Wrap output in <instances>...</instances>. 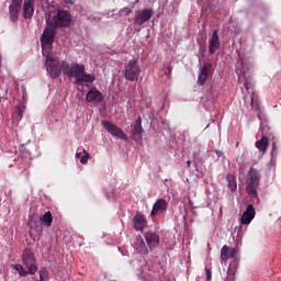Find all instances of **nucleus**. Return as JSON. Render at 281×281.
<instances>
[{
	"instance_id": "obj_1",
	"label": "nucleus",
	"mask_w": 281,
	"mask_h": 281,
	"mask_svg": "<svg viewBox=\"0 0 281 281\" xmlns=\"http://www.w3.org/2000/svg\"><path fill=\"white\" fill-rule=\"evenodd\" d=\"M45 66L47 74H49L53 79L60 78V75L64 74L67 78H76L77 85H83V82L93 85V82H95V75L85 72L83 64L72 63L69 65V63L65 60L60 64L58 58L47 56Z\"/></svg>"
},
{
	"instance_id": "obj_2",
	"label": "nucleus",
	"mask_w": 281,
	"mask_h": 281,
	"mask_svg": "<svg viewBox=\"0 0 281 281\" xmlns=\"http://www.w3.org/2000/svg\"><path fill=\"white\" fill-rule=\"evenodd\" d=\"M23 266L15 265L14 269L16 272L22 276V278H26V276H34L36 271H38V267H36V258L34 257V252L30 248H25L22 254Z\"/></svg>"
},
{
	"instance_id": "obj_3",
	"label": "nucleus",
	"mask_w": 281,
	"mask_h": 281,
	"mask_svg": "<svg viewBox=\"0 0 281 281\" xmlns=\"http://www.w3.org/2000/svg\"><path fill=\"white\" fill-rule=\"evenodd\" d=\"M56 32H58V29H56V25H54V22H47V26L45 27L40 41L42 46V54L43 56H52L49 55V52H52V45H54V40L56 38Z\"/></svg>"
},
{
	"instance_id": "obj_4",
	"label": "nucleus",
	"mask_w": 281,
	"mask_h": 281,
	"mask_svg": "<svg viewBox=\"0 0 281 281\" xmlns=\"http://www.w3.org/2000/svg\"><path fill=\"white\" fill-rule=\"evenodd\" d=\"M258 186H260V172L256 168L251 167L248 172V178L246 180V190L252 199H258Z\"/></svg>"
},
{
	"instance_id": "obj_5",
	"label": "nucleus",
	"mask_w": 281,
	"mask_h": 281,
	"mask_svg": "<svg viewBox=\"0 0 281 281\" xmlns=\"http://www.w3.org/2000/svg\"><path fill=\"white\" fill-rule=\"evenodd\" d=\"M142 74V68L139 67L137 58H134L127 63L124 69V78L128 82H135L136 78H139Z\"/></svg>"
},
{
	"instance_id": "obj_6",
	"label": "nucleus",
	"mask_w": 281,
	"mask_h": 281,
	"mask_svg": "<svg viewBox=\"0 0 281 281\" xmlns=\"http://www.w3.org/2000/svg\"><path fill=\"white\" fill-rule=\"evenodd\" d=\"M53 21V25H55L56 30H58V27H69V25H71V14L69 11L58 10Z\"/></svg>"
},
{
	"instance_id": "obj_7",
	"label": "nucleus",
	"mask_w": 281,
	"mask_h": 281,
	"mask_svg": "<svg viewBox=\"0 0 281 281\" xmlns=\"http://www.w3.org/2000/svg\"><path fill=\"white\" fill-rule=\"evenodd\" d=\"M270 128L267 125L261 127L262 137L256 142L255 146L258 148L259 153H267V148H269V137L267 135H271L269 133Z\"/></svg>"
},
{
	"instance_id": "obj_8",
	"label": "nucleus",
	"mask_w": 281,
	"mask_h": 281,
	"mask_svg": "<svg viewBox=\"0 0 281 281\" xmlns=\"http://www.w3.org/2000/svg\"><path fill=\"white\" fill-rule=\"evenodd\" d=\"M101 124L113 137H117L119 139H126V134L117 125L110 121H102Z\"/></svg>"
},
{
	"instance_id": "obj_9",
	"label": "nucleus",
	"mask_w": 281,
	"mask_h": 281,
	"mask_svg": "<svg viewBox=\"0 0 281 281\" xmlns=\"http://www.w3.org/2000/svg\"><path fill=\"white\" fill-rule=\"evenodd\" d=\"M155 11L153 9H144L143 11L135 14L134 25L140 27L144 23H148L153 19Z\"/></svg>"
},
{
	"instance_id": "obj_10",
	"label": "nucleus",
	"mask_w": 281,
	"mask_h": 281,
	"mask_svg": "<svg viewBox=\"0 0 281 281\" xmlns=\"http://www.w3.org/2000/svg\"><path fill=\"white\" fill-rule=\"evenodd\" d=\"M23 7V0H12L9 5V16L12 23H16L19 21V13L21 12V8Z\"/></svg>"
},
{
	"instance_id": "obj_11",
	"label": "nucleus",
	"mask_w": 281,
	"mask_h": 281,
	"mask_svg": "<svg viewBox=\"0 0 281 281\" xmlns=\"http://www.w3.org/2000/svg\"><path fill=\"white\" fill-rule=\"evenodd\" d=\"M211 75H212V64L204 63L201 68L200 75L198 77V85L200 87H203V85L207 82V78H210Z\"/></svg>"
},
{
	"instance_id": "obj_12",
	"label": "nucleus",
	"mask_w": 281,
	"mask_h": 281,
	"mask_svg": "<svg viewBox=\"0 0 281 281\" xmlns=\"http://www.w3.org/2000/svg\"><path fill=\"white\" fill-rule=\"evenodd\" d=\"M254 218H256V209H254V204H248L246 211L243 213L240 223L241 225H249Z\"/></svg>"
},
{
	"instance_id": "obj_13",
	"label": "nucleus",
	"mask_w": 281,
	"mask_h": 281,
	"mask_svg": "<svg viewBox=\"0 0 281 281\" xmlns=\"http://www.w3.org/2000/svg\"><path fill=\"white\" fill-rule=\"evenodd\" d=\"M144 238L150 251H153V249H156V247H159V235H157L156 233L146 232L144 233Z\"/></svg>"
},
{
	"instance_id": "obj_14",
	"label": "nucleus",
	"mask_w": 281,
	"mask_h": 281,
	"mask_svg": "<svg viewBox=\"0 0 281 281\" xmlns=\"http://www.w3.org/2000/svg\"><path fill=\"white\" fill-rule=\"evenodd\" d=\"M86 100L88 102H98L100 104V102H102L104 100V95H102V92H100V90H98V88L92 87L87 92Z\"/></svg>"
},
{
	"instance_id": "obj_15",
	"label": "nucleus",
	"mask_w": 281,
	"mask_h": 281,
	"mask_svg": "<svg viewBox=\"0 0 281 281\" xmlns=\"http://www.w3.org/2000/svg\"><path fill=\"white\" fill-rule=\"evenodd\" d=\"M133 223H134V229L136 232H143L148 222L146 221V216L144 214L137 212L136 215L133 217Z\"/></svg>"
},
{
	"instance_id": "obj_16",
	"label": "nucleus",
	"mask_w": 281,
	"mask_h": 281,
	"mask_svg": "<svg viewBox=\"0 0 281 281\" xmlns=\"http://www.w3.org/2000/svg\"><path fill=\"white\" fill-rule=\"evenodd\" d=\"M167 210H168V202H166V200L160 198L155 202L153 210L150 212V216H157L159 212H166Z\"/></svg>"
},
{
	"instance_id": "obj_17",
	"label": "nucleus",
	"mask_w": 281,
	"mask_h": 281,
	"mask_svg": "<svg viewBox=\"0 0 281 281\" xmlns=\"http://www.w3.org/2000/svg\"><path fill=\"white\" fill-rule=\"evenodd\" d=\"M133 247L138 251V254H143V256H146L148 254V248L146 247V243H144V238H142V235H138L135 237L133 241Z\"/></svg>"
},
{
	"instance_id": "obj_18",
	"label": "nucleus",
	"mask_w": 281,
	"mask_h": 281,
	"mask_svg": "<svg viewBox=\"0 0 281 281\" xmlns=\"http://www.w3.org/2000/svg\"><path fill=\"white\" fill-rule=\"evenodd\" d=\"M22 16L26 20L32 19L34 16V1L25 0L22 9Z\"/></svg>"
},
{
	"instance_id": "obj_19",
	"label": "nucleus",
	"mask_w": 281,
	"mask_h": 281,
	"mask_svg": "<svg viewBox=\"0 0 281 281\" xmlns=\"http://www.w3.org/2000/svg\"><path fill=\"white\" fill-rule=\"evenodd\" d=\"M236 256V248H232L227 245L223 246L221 249V260L222 262H227L231 258Z\"/></svg>"
},
{
	"instance_id": "obj_20",
	"label": "nucleus",
	"mask_w": 281,
	"mask_h": 281,
	"mask_svg": "<svg viewBox=\"0 0 281 281\" xmlns=\"http://www.w3.org/2000/svg\"><path fill=\"white\" fill-rule=\"evenodd\" d=\"M142 133H144V128L142 127V117L138 116L132 131L133 139H135V142H139V139H142Z\"/></svg>"
},
{
	"instance_id": "obj_21",
	"label": "nucleus",
	"mask_w": 281,
	"mask_h": 281,
	"mask_svg": "<svg viewBox=\"0 0 281 281\" xmlns=\"http://www.w3.org/2000/svg\"><path fill=\"white\" fill-rule=\"evenodd\" d=\"M221 47V40L218 37V31H214L210 40L209 53L216 54V49Z\"/></svg>"
},
{
	"instance_id": "obj_22",
	"label": "nucleus",
	"mask_w": 281,
	"mask_h": 281,
	"mask_svg": "<svg viewBox=\"0 0 281 281\" xmlns=\"http://www.w3.org/2000/svg\"><path fill=\"white\" fill-rule=\"evenodd\" d=\"M227 188L231 192H236L238 190V183L236 182V176L234 173H228L226 176Z\"/></svg>"
},
{
	"instance_id": "obj_23",
	"label": "nucleus",
	"mask_w": 281,
	"mask_h": 281,
	"mask_svg": "<svg viewBox=\"0 0 281 281\" xmlns=\"http://www.w3.org/2000/svg\"><path fill=\"white\" fill-rule=\"evenodd\" d=\"M40 221L46 226L52 227V223H54V216L52 215V211L45 213L40 217Z\"/></svg>"
},
{
	"instance_id": "obj_24",
	"label": "nucleus",
	"mask_w": 281,
	"mask_h": 281,
	"mask_svg": "<svg viewBox=\"0 0 281 281\" xmlns=\"http://www.w3.org/2000/svg\"><path fill=\"white\" fill-rule=\"evenodd\" d=\"M225 281H236V272L232 268L228 269Z\"/></svg>"
},
{
	"instance_id": "obj_25",
	"label": "nucleus",
	"mask_w": 281,
	"mask_h": 281,
	"mask_svg": "<svg viewBox=\"0 0 281 281\" xmlns=\"http://www.w3.org/2000/svg\"><path fill=\"white\" fill-rule=\"evenodd\" d=\"M133 10L128 7H125L119 11L120 16H128Z\"/></svg>"
},
{
	"instance_id": "obj_26",
	"label": "nucleus",
	"mask_w": 281,
	"mask_h": 281,
	"mask_svg": "<svg viewBox=\"0 0 281 281\" xmlns=\"http://www.w3.org/2000/svg\"><path fill=\"white\" fill-rule=\"evenodd\" d=\"M83 156H81V158H80V164H88V161H89V159H90V157H91V155H89V153H87V150L86 149H83Z\"/></svg>"
},
{
	"instance_id": "obj_27",
	"label": "nucleus",
	"mask_w": 281,
	"mask_h": 281,
	"mask_svg": "<svg viewBox=\"0 0 281 281\" xmlns=\"http://www.w3.org/2000/svg\"><path fill=\"white\" fill-rule=\"evenodd\" d=\"M254 98H256V92H251V94H250V100H251L250 104L252 108L256 106V109H259V105L256 104V102H254Z\"/></svg>"
},
{
	"instance_id": "obj_28",
	"label": "nucleus",
	"mask_w": 281,
	"mask_h": 281,
	"mask_svg": "<svg viewBox=\"0 0 281 281\" xmlns=\"http://www.w3.org/2000/svg\"><path fill=\"white\" fill-rule=\"evenodd\" d=\"M244 87H245L246 91H248V93H249V90L251 89L252 85L249 80H246L244 82Z\"/></svg>"
},
{
	"instance_id": "obj_29",
	"label": "nucleus",
	"mask_w": 281,
	"mask_h": 281,
	"mask_svg": "<svg viewBox=\"0 0 281 281\" xmlns=\"http://www.w3.org/2000/svg\"><path fill=\"white\" fill-rule=\"evenodd\" d=\"M205 273H206V280L207 281L212 280V270L205 268Z\"/></svg>"
},
{
	"instance_id": "obj_30",
	"label": "nucleus",
	"mask_w": 281,
	"mask_h": 281,
	"mask_svg": "<svg viewBox=\"0 0 281 281\" xmlns=\"http://www.w3.org/2000/svg\"><path fill=\"white\" fill-rule=\"evenodd\" d=\"M18 120L21 122L23 120V110L21 108L18 109Z\"/></svg>"
},
{
	"instance_id": "obj_31",
	"label": "nucleus",
	"mask_w": 281,
	"mask_h": 281,
	"mask_svg": "<svg viewBox=\"0 0 281 281\" xmlns=\"http://www.w3.org/2000/svg\"><path fill=\"white\" fill-rule=\"evenodd\" d=\"M74 1L76 0H64V2L67 3L68 5H74Z\"/></svg>"
},
{
	"instance_id": "obj_32",
	"label": "nucleus",
	"mask_w": 281,
	"mask_h": 281,
	"mask_svg": "<svg viewBox=\"0 0 281 281\" xmlns=\"http://www.w3.org/2000/svg\"><path fill=\"white\" fill-rule=\"evenodd\" d=\"M37 229V234H42L43 233V226H36Z\"/></svg>"
},
{
	"instance_id": "obj_33",
	"label": "nucleus",
	"mask_w": 281,
	"mask_h": 281,
	"mask_svg": "<svg viewBox=\"0 0 281 281\" xmlns=\"http://www.w3.org/2000/svg\"><path fill=\"white\" fill-rule=\"evenodd\" d=\"M75 157H76V159H81L82 153H76Z\"/></svg>"
},
{
	"instance_id": "obj_34",
	"label": "nucleus",
	"mask_w": 281,
	"mask_h": 281,
	"mask_svg": "<svg viewBox=\"0 0 281 281\" xmlns=\"http://www.w3.org/2000/svg\"><path fill=\"white\" fill-rule=\"evenodd\" d=\"M274 153H276V143L272 144L271 155H274Z\"/></svg>"
},
{
	"instance_id": "obj_35",
	"label": "nucleus",
	"mask_w": 281,
	"mask_h": 281,
	"mask_svg": "<svg viewBox=\"0 0 281 281\" xmlns=\"http://www.w3.org/2000/svg\"><path fill=\"white\" fill-rule=\"evenodd\" d=\"M187 166H188V168H190V167L192 166V161H191V160H188V161H187Z\"/></svg>"
},
{
	"instance_id": "obj_36",
	"label": "nucleus",
	"mask_w": 281,
	"mask_h": 281,
	"mask_svg": "<svg viewBox=\"0 0 281 281\" xmlns=\"http://www.w3.org/2000/svg\"><path fill=\"white\" fill-rule=\"evenodd\" d=\"M168 74H172V67L168 66Z\"/></svg>"
}]
</instances>
